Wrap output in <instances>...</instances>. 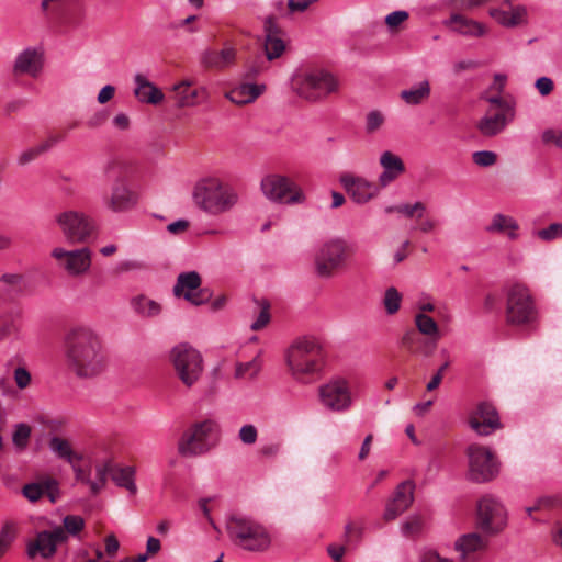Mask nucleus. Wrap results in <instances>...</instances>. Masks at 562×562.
<instances>
[{"instance_id":"nucleus-22","label":"nucleus","mask_w":562,"mask_h":562,"mask_svg":"<svg viewBox=\"0 0 562 562\" xmlns=\"http://www.w3.org/2000/svg\"><path fill=\"white\" fill-rule=\"evenodd\" d=\"M286 44L282 38V31L273 16L265 21L263 49L268 60L280 58L285 52Z\"/></svg>"},{"instance_id":"nucleus-25","label":"nucleus","mask_w":562,"mask_h":562,"mask_svg":"<svg viewBox=\"0 0 562 562\" xmlns=\"http://www.w3.org/2000/svg\"><path fill=\"white\" fill-rule=\"evenodd\" d=\"M134 95L135 98L146 104L157 105L165 99L164 92L151 81H149L143 74L134 76Z\"/></svg>"},{"instance_id":"nucleus-44","label":"nucleus","mask_w":562,"mask_h":562,"mask_svg":"<svg viewBox=\"0 0 562 562\" xmlns=\"http://www.w3.org/2000/svg\"><path fill=\"white\" fill-rule=\"evenodd\" d=\"M20 331V325L15 317H9L0 324V340H5L9 337L16 335Z\"/></svg>"},{"instance_id":"nucleus-40","label":"nucleus","mask_w":562,"mask_h":562,"mask_svg":"<svg viewBox=\"0 0 562 562\" xmlns=\"http://www.w3.org/2000/svg\"><path fill=\"white\" fill-rule=\"evenodd\" d=\"M261 370V362L259 356L255 357L248 362L236 363L235 378L237 379H254Z\"/></svg>"},{"instance_id":"nucleus-43","label":"nucleus","mask_w":562,"mask_h":562,"mask_svg":"<svg viewBox=\"0 0 562 562\" xmlns=\"http://www.w3.org/2000/svg\"><path fill=\"white\" fill-rule=\"evenodd\" d=\"M60 527L64 528L67 537L76 536L85 528V520L80 516L68 515L64 518Z\"/></svg>"},{"instance_id":"nucleus-13","label":"nucleus","mask_w":562,"mask_h":562,"mask_svg":"<svg viewBox=\"0 0 562 562\" xmlns=\"http://www.w3.org/2000/svg\"><path fill=\"white\" fill-rule=\"evenodd\" d=\"M261 190L266 198L280 203H301L304 200L299 186L289 177L268 175L261 180Z\"/></svg>"},{"instance_id":"nucleus-30","label":"nucleus","mask_w":562,"mask_h":562,"mask_svg":"<svg viewBox=\"0 0 562 562\" xmlns=\"http://www.w3.org/2000/svg\"><path fill=\"white\" fill-rule=\"evenodd\" d=\"M442 24L451 31L467 36L479 37L485 33V29L481 23L459 13L451 14Z\"/></svg>"},{"instance_id":"nucleus-61","label":"nucleus","mask_w":562,"mask_h":562,"mask_svg":"<svg viewBox=\"0 0 562 562\" xmlns=\"http://www.w3.org/2000/svg\"><path fill=\"white\" fill-rule=\"evenodd\" d=\"M317 0H289L288 11L289 13L304 12L312 3Z\"/></svg>"},{"instance_id":"nucleus-3","label":"nucleus","mask_w":562,"mask_h":562,"mask_svg":"<svg viewBox=\"0 0 562 562\" xmlns=\"http://www.w3.org/2000/svg\"><path fill=\"white\" fill-rule=\"evenodd\" d=\"M104 175L111 181L110 191L103 203L114 213H126L135 209L139 194L130 180V164L120 158L110 159L104 166Z\"/></svg>"},{"instance_id":"nucleus-51","label":"nucleus","mask_w":562,"mask_h":562,"mask_svg":"<svg viewBox=\"0 0 562 562\" xmlns=\"http://www.w3.org/2000/svg\"><path fill=\"white\" fill-rule=\"evenodd\" d=\"M238 437L245 445H254L258 438L257 428L254 425H244L239 429Z\"/></svg>"},{"instance_id":"nucleus-38","label":"nucleus","mask_w":562,"mask_h":562,"mask_svg":"<svg viewBox=\"0 0 562 562\" xmlns=\"http://www.w3.org/2000/svg\"><path fill=\"white\" fill-rule=\"evenodd\" d=\"M379 191L373 182H369L363 178L353 177V202L364 203L372 199Z\"/></svg>"},{"instance_id":"nucleus-19","label":"nucleus","mask_w":562,"mask_h":562,"mask_svg":"<svg viewBox=\"0 0 562 562\" xmlns=\"http://www.w3.org/2000/svg\"><path fill=\"white\" fill-rule=\"evenodd\" d=\"M43 68V52L35 47H27L15 56L12 75L14 78L26 76L35 79L42 74Z\"/></svg>"},{"instance_id":"nucleus-62","label":"nucleus","mask_w":562,"mask_h":562,"mask_svg":"<svg viewBox=\"0 0 562 562\" xmlns=\"http://www.w3.org/2000/svg\"><path fill=\"white\" fill-rule=\"evenodd\" d=\"M449 361H446L439 369L438 371L436 372V374H434V376L431 378V380L428 382L427 384V391L431 392L434 390H436L441 381H442V378H443V373L445 371L449 368Z\"/></svg>"},{"instance_id":"nucleus-20","label":"nucleus","mask_w":562,"mask_h":562,"mask_svg":"<svg viewBox=\"0 0 562 562\" xmlns=\"http://www.w3.org/2000/svg\"><path fill=\"white\" fill-rule=\"evenodd\" d=\"M201 277L196 271L182 272L178 276L173 286V294L177 297H184L193 305H201L206 300V292L200 289Z\"/></svg>"},{"instance_id":"nucleus-5","label":"nucleus","mask_w":562,"mask_h":562,"mask_svg":"<svg viewBox=\"0 0 562 562\" xmlns=\"http://www.w3.org/2000/svg\"><path fill=\"white\" fill-rule=\"evenodd\" d=\"M292 91L302 100L315 103L338 91V79L319 67L296 71L291 80Z\"/></svg>"},{"instance_id":"nucleus-64","label":"nucleus","mask_w":562,"mask_h":562,"mask_svg":"<svg viewBox=\"0 0 562 562\" xmlns=\"http://www.w3.org/2000/svg\"><path fill=\"white\" fill-rule=\"evenodd\" d=\"M104 546L105 552L109 557H114L120 549V542L113 533H110L104 538Z\"/></svg>"},{"instance_id":"nucleus-9","label":"nucleus","mask_w":562,"mask_h":562,"mask_svg":"<svg viewBox=\"0 0 562 562\" xmlns=\"http://www.w3.org/2000/svg\"><path fill=\"white\" fill-rule=\"evenodd\" d=\"M217 430L218 424L213 419L191 424L178 440V453L183 458H194L206 453L212 447L210 439Z\"/></svg>"},{"instance_id":"nucleus-28","label":"nucleus","mask_w":562,"mask_h":562,"mask_svg":"<svg viewBox=\"0 0 562 562\" xmlns=\"http://www.w3.org/2000/svg\"><path fill=\"white\" fill-rule=\"evenodd\" d=\"M265 90V85L241 82L227 91L225 97L237 105H246L256 101Z\"/></svg>"},{"instance_id":"nucleus-10","label":"nucleus","mask_w":562,"mask_h":562,"mask_svg":"<svg viewBox=\"0 0 562 562\" xmlns=\"http://www.w3.org/2000/svg\"><path fill=\"white\" fill-rule=\"evenodd\" d=\"M469 459V479L484 483L495 479L499 472V463L487 447L472 443L465 451Z\"/></svg>"},{"instance_id":"nucleus-11","label":"nucleus","mask_w":562,"mask_h":562,"mask_svg":"<svg viewBox=\"0 0 562 562\" xmlns=\"http://www.w3.org/2000/svg\"><path fill=\"white\" fill-rule=\"evenodd\" d=\"M349 250L348 243L336 238L325 243L316 252L314 263L316 272L322 278H330L345 263Z\"/></svg>"},{"instance_id":"nucleus-58","label":"nucleus","mask_w":562,"mask_h":562,"mask_svg":"<svg viewBox=\"0 0 562 562\" xmlns=\"http://www.w3.org/2000/svg\"><path fill=\"white\" fill-rule=\"evenodd\" d=\"M491 16L504 26H515V22L510 21V12L502 9H492Z\"/></svg>"},{"instance_id":"nucleus-55","label":"nucleus","mask_w":562,"mask_h":562,"mask_svg":"<svg viewBox=\"0 0 562 562\" xmlns=\"http://www.w3.org/2000/svg\"><path fill=\"white\" fill-rule=\"evenodd\" d=\"M14 381L20 390H24L31 383V374L25 368L19 367L14 370Z\"/></svg>"},{"instance_id":"nucleus-17","label":"nucleus","mask_w":562,"mask_h":562,"mask_svg":"<svg viewBox=\"0 0 562 562\" xmlns=\"http://www.w3.org/2000/svg\"><path fill=\"white\" fill-rule=\"evenodd\" d=\"M50 256L57 261L60 268L72 277L87 273L91 267V251L86 247L75 250L55 247Z\"/></svg>"},{"instance_id":"nucleus-18","label":"nucleus","mask_w":562,"mask_h":562,"mask_svg":"<svg viewBox=\"0 0 562 562\" xmlns=\"http://www.w3.org/2000/svg\"><path fill=\"white\" fill-rule=\"evenodd\" d=\"M468 423L479 436H488L503 428L496 407L487 401L477 403L470 413Z\"/></svg>"},{"instance_id":"nucleus-1","label":"nucleus","mask_w":562,"mask_h":562,"mask_svg":"<svg viewBox=\"0 0 562 562\" xmlns=\"http://www.w3.org/2000/svg\"><path fill=\"white\" fill-rule=\"evenodd\" d=\"M65 359L69 371L79 379H95L108 368L101 337L87 325H77L68 330L65 337Z\"/></svg>"},{"instance_id":"nucleus-26","label":"nucleus","mask_w":562,"mask_h":562,"mask_svg":"<svg viewBox=\"0 0 562 562\" xmlns=\"http://www.w3.org/2000/svg\"><path fill=\"white\" fill-rule=\"evenodd\" d=\"M514 116L504 112H493V109H488L476 124V128L483 136L492 137L499 134L514 120Z\"/></svg>"},{"instance_id":"nucleus-4","label":"nucleus","mask_w":562,"mask_h":562,"mask_svg":"<svg viewBox=\"0 0 562 562\" xmlns=\"http://www.w3.org/2000/svg\"><path fill=\"white\" fill-rule=\"evenodd\" d=\"M193 204L211 216L231 212L238 202L235 189L217 177H204L192 189Z\"/></svg>"},{"instance_id":"nucleus-2","label":"nucleus","mask_w":562,"mask_h":562,"mask_svg":"<svg viewBox=\"0 0 562 562\" xmlns=\"http://www.w3.org/2000/svg\"><path fill=\"white\" fill-rule=\"evenodd\" d=\"M284 362L291 379L299 384L316 382L327 366V353L314 337H300L284 351Z\"/></svg>"},{"instance_id":"nucleus-50","label":"nucleus","mask_w":562,"mask_h":562,"mask_svg":"<svg viewBox=\"0 0 562 562\" xmlns=\"http://www.w3.org/2000/svg\"><path fill=\"white\" fill-rule=\"evenodd\" d=\"M112 470H113V465L110 461H105L103 463H99L95 465V482L99 483V485L101 486V488L105 485L106 481H108V476L111 475L112 476Z\"/></svg>"},{"instance_id":"nucleus-23","label":"nucleus","mask_w":562,"mask_h":562,"mask_svg":"<svg viewBox=\"0 0 562 562\" xmlns=\"http://www.w3.org/2000/svg\"><path fill=\"white\" fill-rule=\"evenodd\" d=\"M45 14L66 29L79 26L85 16L83 9L76 0L60 7H52Z\"/></svg>"},{"instance_id":"nucleus-41","label":"nucleus","mask_w":562,"mask_h":562,"mask_svg":"<svg viewBox=\"0 0 562 562\" xmlns=\"http://www.w3.org/2000/svg\"><path fill=\"white\" fill-rule=\"evenodd\" d=\"M401 302L402 295L394 286L386 289L383 305L389 315H393L400 310Z\"/></svg>"},{"instance_id":"nucleus-8","label":"nucleus","mask_w":562,"mask_h":562,"mask_svg":"<svg viewBox=\"0 0 562 562\" xmlns=\"http://www.w3.org/2000/svg\"><path fill=\"white\" fill-rule=\"evenodd\" d=\"M538 318V310L529 289L515 283L506 290L505 319L508 325H531Z\"/></svg>"},{"instance_id":"nucleus-54","label":"nucleus","mask_w":562,"mask_h":562,"mask_svg":"<svg viewBox=\"0 0 562 562\" xmlns=\"http://www.w3.org/2000/svg\"><path fill=\"white\" fill-rule=\"evenodd\" d=\"M269 307L268 303L261 305L257 319L250 326L252 330H260L267 326L270 321Z\"/></svg>"},{"instance_id":"nucleus-37","label":"nucleus","mask_w":562,"mask_h":562,"mask_svg":"<svg viewBox=\"0 0 562 562\" xmlns=\"http://www.w3.org/2000/svg\"><path fill=\"white\" fill-rule=\"evenodd\" d=\"M430 95V86L427 80L418 86L401 91L402 100L409 105H417L427 100Z\"/></svg>"},{"instance_id":"nucleus-6","label":"nucleus","mask_w":562,"mask_h":562,"mask_svg":"<svg viewBox=\"0 0 562 562\" xmlns=\"http://www.w3.org/2000/svg\"><path fill=\"white\" fill-rule=\"evenodd\" d=\"M168 362L173 376L188 390L193 389L204 373L202 353L193 346L181 342L168 352Z\"/></svg>"},{"instance_id":"nucleus-7","label":"nucleus","mask_w":562,"mask_h":562,"mask_svg":"<svg viewBox=\"0 0 562 562\" xmlns=\"http://www.w3.org/2000/svg\"><path fill=\"white\" fill-rule=\"evenodd\" d=\"M231 540L244 550L263 552L271 544V537L265 526L244 515H232L226 522Z\"/></svg>"},{"instance_id":"nucleus-53","label":"nucleus","mask_w":562,"mask_h":562,"mask_svg":"<svg viewBox=\"0 0 562 562\" xmlns=\"http://www.w3.org/2000/svg\"><path fill=\"white\" fill-rule=\"evenodd\" d=\"M384 122L383 115L379 111H371L367 115L366 130L368 133H373L381 127Z\"/></svg>"},{"instance_id":"nucleus-33","label":"nucleus","mask_w":562,"mask_h":562,"mask_svg":"<svg viewBox=\"0 0 562 562\" xmlns=\"http://www.w3.org/2000/svg\"><path fill=\"white\" fill-rule=\"evenodd\" d=\"M131 306L143 318L157 317L162 311L160 303L143 294L134 296L131 300Z\"/></svg>"},{"instance_id":"nucleus-35","label":"nucleus","mask_w":562,"mask_h":562,"mask_svg":"<svg viewBox=\"0 0 562 562\" xmlns=\"http://www.w3.org/2000/svg\"><path fill=\"white\" fill-rule=\"evenodd\" d=\"M111 477L117 486L126 488L132 495L136 494L135 469L133 467H113Z\"/></svg>"},{"instance_id":"nucleus-47","label":"nucleus","mask_w":562,"mask_h":562,"mask_svg":"<svg viewBox=\"0 0 562 562\" xmlns=\"http://www.w3.org/2000/svg\"><path fill=\"white\" fill-rule=\"evenodd\" d=\"M537 236L542 240H553L562 237V224L552 223L547 228L537 232Z\"/></svg>"},{"instance_id":"nucleus-14","label":"nucleus","mask_w":562,"mask_h":562,"mask_svg":"<svg viewBox=\"0 0 562 562\" xmlns=\"http://www.w3.org/2000/svg\"><path fill=\"white\" fill-rule=\"evenodd\" d=\"M321 404L335 413L346 412L351 404V385L348 379L336 376L318 390Z\"/></svg>"},{"instance_id":"nucleus-59","label":"nucleus","mask_w":562,"mask_h":562,"mask_svg":"<svg viewBox=\"0 0 562 562\" xmlns=\"http://www.w3.org/2000/svg\"><path fill=\"white\" fill-rule=\"evenodd\" d=\"M145 268V265L138 260H123L117 265L116 272L124 273L135 270H142Z\"/></svg>"},{"instance_id":"nucleus-49","label":"nucleus","mask_w":562,"mask_h":562,"mask_svg":"<svg viewBox=\"0 0 562 562\" xmlns=\"http://www.w3.org/2000/svg\"><path fill=\"white\" fill-rule=\"evenodd\" d=\"M487 101L490 102V104H491L490 109H493V112H504L506 114L515 115L514 106L509 102L504 100L503 98L491 97V98H487Z\"/></svg>"},{"instance_id":"nucleus-12","label":"nucleus","mask_w":562,"mask_h":562,"mask_svg":"<svg viewBox=\"0 0 562 562\" xmlns=\"http://www.w3.org/2000/svg\"><path fill=\"white\" fill-rule=\"evenodd\" d=\"M55 223L70 244L87 241L93 232L91 220L85 213L75 210H67L56 214Z\"/></svg>"},{"instance_id":"nucleus-24","label":"nucleus","mask_w":562,"mask_h":562,"mask_svg":"<svg viewBox=\"0 0 562 562\" xmlns=\"http://www.w3.org/2000/svg\"><path fill=\"white\" fill-rule=\"evenodd\" d=\"M22 493L30 502L35 503L46 495L52 503L59 498L58 482L52 476H43L36 482L25 484Z\"/></svg>"},{"instance_id":"nucleus-60","label":"nucleus","mask_w":562,"mask_h":562,"mask_svg":"<svg viewBox=\"0 0 562 562\" xmlns=\"http://www.w3.org/2000/svg\"><path fill=\"white\" fill-rule=\"evenodd\" d=\"M67 136V131H54L52 132L45 140L42 142L44 146H46V150H49L54 145L63 142Z\"/></svg>"},{"instance_id":"nucleus-15","label":"nucleus","mask_w":562,"mask_h":562,"mask_svg":"<svg viewBox=\"0 0 562 562\" xmlns=\"http://www.w3.org/2000/svg\"><path fill=\"white\" fill-rule=\"evenodd\" d=\"M507 522L503 505L493 497H483L477 505V527L486 536L502 531Z\"/></svg>"},{"instance_id":"nucleus-27","label":"nucleus","mask_w":562,"mask_h":562,"mask_svg":"<svg viewBox=\"0 0 562 562\" xmlns=\"http://www.w3.org/2000/svg\"><path fill=\"white\" fill-rule=\"evenodd\" d=\"M236 60V48L232 43H225L221 50H206L202 64L209 69H225Z\"/></svg>"},{"instance_id":"nucleus-46","label":"nucleus","mask_w":562,"mask_h":562,"mask_svg":"<svg viewBox=\"0 0 562 562\" xmlns=\"http://www.w3.org/2000/svg\"><path fill=\"white\" fill-rule=\"evenodd\" d=\"M474 164L481 167L493 166L497 160V155L490 150L475 151L472 156Z\"/></svg>"},{"instance_id":"nucleus-31","label":"nucleus","mask_w":562,"mask_h":562,"mask_svg":"<svg viewBox=\"0 0 562 562\" xmlns=\"http://www.w3.org/2000/svg\"><path fill=\"white\" fill-rule=\"evenodd\" d=\"M173 93L178 106L188 108L196 105L206 91L204 88H192L190 81H182L173 87Z\"/></svg>"},{"instance_id":"nucleus-63","label":"nucleus","mask_w":562,"mask_h":562,"mask_svg":"<svg viewBox=\"0 0 562 562\" xmlns=\"http://www.w3.org/2000/svg\"><path fill=\"white\" fill-rule=\"evenodd\" d=\"M37 422L50 431H56L63 426V422L57 418H52L47 415L37 417Z\"/></svg>"},{"instance_id":"nucleus-21","label":"nucleus","mask_w":562,"mask_h":562,"mask_svg":"<svg viewBox=\"0 0 562 562\" xmlns=\"http://www.w3.org/2000/svg\"><path fill=\"white\" fill-rule=\"evenodd\" d=\"M415 485L412 481H404L397 485L393 498L386 504L384 518L394 520L403 514L414 501Z\"/></svg>"},{"instance_id":"nucleus-56","label":"nucleus","mask_w":562,"mask_h":562,"mask_svg":"<svg viewBox=\"0 0 562 562\" xmlns=\"http://www.w3.org/2000/svg\"><path fill=\"white\" fill-rule=\"evenodd\" d=\"M408 12L406 11H394L386 15L385 23L390 29L397 27L400 24L408 19Z\"/></svg>"},{"instance_id":"nucleus-52","label":"nucleus","mask_w":562,"mask_h":562,"mask_svg":"<svg viewBox=\"0 0 562 562\" xmlns=\"http://www.w3.org/2000/svg\"><path fill=\"white\" fill-rule=\"evenodd\" d=\"M31 435V428L25 424H20L13 434V441L18 447H25Z\"/></svg>"},{"instance_id":"nucleus-39","label":"nucleus","mask_w":562,"mask_h":562,"mask_svg":"<svg viewBox=\"0 0 562 562\" xmlns=\"http://www.w3.org/2000/svg\"><path fill=\"white\" fill-rule=\"evenodd\" d=\"M415 325L420 334L428 336L434 340H438L439 328L432 317L426 315L425 313H418L415 316Z\"/></svg>"},{"instance_id":"nucleus-32","label":"nucleus","mask_w":562,"mask_h":562,"mask_svg":"<svg viewBox=\"0 0 562 562\" xmlns=\"http://www.w3.org/2000/svg\"><path fill=\"white\" fill-rule=\"evenodd\" d=\"M48 447L56 457L71 465L81 460V456L72 449L71 442L66 438L53 436L49 439Z\"/></svg>"},{"instance_id":"nucleus-57","label":"nucleus","mask_w":562,"mask_h":562,"mask_svg":"<svg viewBox=\"0 0 562 562\" xmlns=\"http://www.w3.org/2000/svg\"><path fill=\"white\" fill-rule=\"evenodd\" d=\"M266 69V63L261 57H258L251 64H249L246 68L245 78L251 79L259 75L261 71Z\"/></svg>"},{"instance_id":"nucleus-42","label":"nucleus","mask_w":562,"mask_h":562,"mask_svg":"<svg viewBox=\"0 0 562 562\" xmlns=\"http://www.w3.org/2000/svg\"><path fill=\"white\" fill-rule=\"evenodd\" d=\"M426 206L423 202H416L414 204H401L395 206L386 207V212H397L400 214L405 215L406 217H413L415 213H417V217H423V213L425 212Z\"/></svg>"},{"instance_id":"nucleus-36","label":"nucleus","mask_w":562,"mask_h":562,"mask_svg":"<svg viewBox=\"0 0 562 562\" xmlns=\"http://www.w3.org/2000/svg\"><path fill=\"white\" fill-rule=\"evenodd\" d=\"M518 227V223L512 216L496 214L486 229L488 232L507 233L509 238L515 239Z\"/></svg>"},{"instance_id":"nucleus-34","label":"nucleus","mask_w":562,"mask_h":562,"mask_svg":"<svg viewBox=\"0 0 562 562\" xmlns=\"http://www.w3.org/2000/svg\"><path fill=\"white\" fill-rule=\"evenodd\" d=\"M488 539L486 536H481L477 532L463 535L456 542V549L462 553V559H465L468 553H472L486 548Z\"/></svg>"},{"instance_id":"nucleus-45","label":"nucleus","mask_w":562,"mask_h":562,"mask_svg":"<svg viewBox=\"0 0 562 562\" xmlns=\"http://www.w3.org/2000/svg\"><path fill=\"white\" fill-rule=\"evenodd\" d=\"M46 146H44L42 143H40L38 145L34 146V147H31L26 150H24L20 156H19V164L21 166H25L30 162H32L33 160H35L38 156H41L42 154L46 153Z\"/></svg>"},{"instance_id":"nucleus-16","label":"nucleus","mask_w":562,"mask_h":562,"mask_svg":"<svg viewBox=\"0 0 562 562\" xmlns=\"http://www.w3.org/2000/svg\"><path fill=\"white\" fill-rule=\"evenodd\" d=\"M66 541L67 535L61 527H56L53 530H43L37 532L35 538L27 542L26 554L30 559H35L37 555L43 559H50L56 554L58 544Z\"/></svg>"},{"instance_id":"nucleus-48","label":"nucleus","mask_w":562,"mask_h":562,"mask_svg":"<svg viewBox=\"0 0 562 562\" xmlns=\"http://www.w3.org/2000/svg\"><path fill=\"white\" fill-rule=\"evenodd\" d=\"M75 475L77 481L89 485L90 491L93 495H97L101 491V486L99 485V483L90 480L89 471L81 468H77L75 469Z\"/></svg>"},{"instance_id":"nucleus-29","label":"nucleus","mask_w":562,"mask_h":562,"mask_svg":"<svg viewBox=\"0 0 562 562\" xmlns=\"http://www.w3.org/2000/svg\"><path fill=\"white\" fill-rule=\"evenodd\" d=\"M380 164L383 167V172L379 177L381 187H386L405 171L403 160L391 151H384L381 155Z\"/></svg>"}]
</instances>
